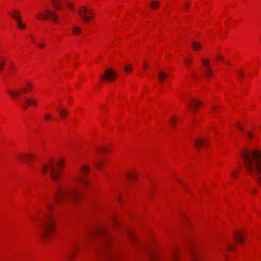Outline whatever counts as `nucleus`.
Segmentation results:
<instances>
[{
    "label": "nucleus",
    "instance_id": "dca6fc26",
    "mask_svg": "<svg viewBox=\"0 0 261 261\" xmlns=\"http://www.w3.org/2000/svg\"><path fill=\"white\" fill-rule=\"evenodd\" d=\"M193 49L195 51L200 50L202 48V45L198 42L194 41L191 44Z\"/></svg>",
    "mask_w": 261,
    "mask_h": 261
},
{
    "label": "nucleus",
    "instance_id": "f704fd0d",
    "mask_svg": "<svg viewBox=\"0 0 261 261\" xmlns=\"http://www.w3.org/2000/svg\"><path fill=\"white\" fill-rule=\"evenodd\" d=\"M252 137H253L252 133L251 132H247V137L249 139H251L252 138Z\"/></svg>",
    "mask_w": 261,
    "mask_h": 261
},
{
    "label": "nucleus",
    "instance_id": "4c0bfd02",
    "mask_svg": "<svg viewBox=\"0 0 261 261\" xmlns=\"http://www.w3.org/2000/svg\"><path fill=\"white\" fill-rule=\"evenodd\" d=\"M51 116L50 115H45V118L46 119V120H49L51 118Z\"/></svg>",
    "mask_w": 261,
    "mask_h": 261
},
{
    "label": "nucleus",
    "instance_id": "2f4dec72",
    "mask_svg": "<svg viewBox=\"0 0 261 261\" xmlns=\"http://www.w3.org/2000/svg\"><path fill=\"white\" fill-rule=\"evenodd\" d=\"M19 14L20 12L19 11H18L17 10H14L12 12V17L14 19V17L16 16H20Z\"/></svg>",
    "mask_w": 261,
    "mask_h": 261
},
{
    "label": "nucleus",
    "instance_id": "e433bc0d",
    "mask_svg": "<svg viewBox=\"0 0 261 261\" xmlns=\"http://www.w3.org/2000/svg\"><path fill=\"white\" fill-rule=\"evenodd\" d=\"M67 5L71 10H72L73 5L71 3H70L69 2H67Z\"/></svg>",
    "mask_w": 261,
    "mask_h": 261
},
{
    "label": "nucleus",
    "instance_id": "bb28decb",
    "mask_svg": "<svg viewBox=\"0 0 261 261\" xmlns=\"http://www.w3.org/2000/svg\"><path fill=\"white\" fill-rule=\"evenodd\" d=\"M5 65V58L3 57L0 58V71H1Z\"/></svg>",
    "mask_w": 261,
    "mask_h": 261
},
{
    "label": "nucleus",
    "instance_id": "9d476101",
    "mask_svg": "<svg viewBox=\"0 0 261 261\" xmlns=\"http://www.w3.org/2000/svg\"><path fill=\"white\" fill-rule=\"evenodd\" d=\"M34 159V156L32 154H22L18 156V159L24 161L28 164H31Z\"/></svg>",
    "mask_w": 261,
    "mask_h": 261
},
{
    "label": "nucleus",
    "instance_id": "20e7f679",
    "mask_svg": "<svg viewBox=\"0 0 261 261\" xmlns=\"http://www.w3.org/2000/svg\"><path fill=\"white\" fill-rule=\"evenodd\" d=\"M40 235L44 239L51 234L54 230L55 222L52 216L48 214L44 215L41 220Z\"/></svg>",
    "mask_w": 261,
    "mask_h": 261
},
{
    "label": "nucleus",
    "instance_id": "9b49d317",
    "mask_svg": "<svg viewBox=\"0 0 261 261\" xmlns=\"http://www.w3.org/2000/svg\"><path fill=\"white\" fill-rule=\"evenodd\" d=\"M37 102L36 99L30 97L29 98H25V103L22 105V107L24 109H27L29 106H36Z\"/></svg>",
    "mask_w": 261,
    "mask_h": 261
},
{
    "label": "nucleus",
    "instance_id": "ea45409f",
    "mask_svg": "<svg viewBox=\"0 0 261 261\" xmlns=\"http://www.w3.org/2000/svg\"><path fill=\"white\" fill-rule=\"evenodd\" d=\"M177 180L179 181V182L184 187L186 188V186H185V185L184 184V183L182 182V181L179 178H177Z\"/></svg>",
    "mask_w": 261,
    "mask_h": 261
},
{
    "label": "nucleus",
    "instance_id": "8fccbe9b",
    "mask_svg": "<svg viewBox=\"0 0 261 261\" xmlns=\"http://www.w3.org/2000/svg\"><path fill=\"white\" fill-rule=\"evenodd\" d=\"M232 175L233 176V177H235L236 175V173L235 172H232L231 173Z\"/></svg>",
    "mask_w": 261,
    "mask_h": 261
},
{
    "label": "nucleus",
    "instance_id": "79ce46f5",
    "mask_svg": "<svg viewBox=\"0 0 261 261\" xmlns=\"http://www.w3.org/2000/svg\"><path fill=\"white\" fill-rule=\"evenodd\" d=\"M47 207L48 210H50L51 208L52 205L50 204H47Z\"/></svg>",
    "mask_w": 261,
    "mask_h": 261
},
{
    "label": "nucleus",
    "instance_id": "58836bf2",
    "mask_svg": "<svg viewBox=\"0 0 261 261\" xmlns=\"http://www.w3.org/2000/svg\"><path fill=\"white\" fill-rule=\"evenodd\" d=\"M148 66L146 63L144 62L143 65V67L144 69H146L148 68Z\"/></svg>",
    "mask_w": 261,
    "mask_h": 261
},
{
    "label": "nucleus",
    "instance_id": "412c9836",
    "mask_svg": "<svg viewBox=\"0 0 261 261\" xmlns=\"http://www.w3.org/2000/svg\"><path fill=\"white\" fill-rule=\"evenodd\" d=\"M53 6L57 10H60L61 0H52Z\"/></svg>",
    "mask_w": 261,
    "mask_h": 261
},
{
    "label": "nucleus",
    "instance_id": "4468645a",
    "mask_svg": "<svg viewBox=\"0 0 261 261\" xmlns=\"http://www.w3.org/2000/svg\"><path fill=\"white\" fill-rule=\"evenodd\" d=\"M235 241L238 243L242 244L243 242V234L241 232H235L234 234Z\"/></svg>",
    "mask_w": 261,
    "mask_h": 261
},
{
    "label": "nucleus",
    "instance_id": "6e6552de",
    "mask_svg": "<svg viewBox=\"0 0 261 261\" xmlns=\"http://www.w3.org/2000/svg\"><path fill=\"white\" fill-rule=\"evenodd\" d=\"M202 63L205 68L204 75L207 77L212 76L213 71L210 66V60L207 59L202 58L201 60Z\"/></svg>",
    "mask_w": 261,
    "mask_h": 261
},
{
    "label": "nucleus",
    "instance_id": "1a4fd4ad",
    "mask_svg": "<svg viewBox=\"0 0 261 261\" xmlns=\"http://www.w3.org/2000/svg\"><path fill=\"white\" fill-rule=\"evenodd\" d=\"M189 251L191 255L192 261H201L200 256L194 246H190L189 247Z\"/></svg>",
    "mask_w": 261,
    "mask_h": 261
},
{
    "label": "nucleus",
    "instance_id": "a211bd4d",
    "mask_svg": "<svg viewBox=\"0 0 261 261\" xmlns=\"http://www.w3.org/2000/svg\"><path fill=\"white\" fill-rule=\"evenodd\" d=\"M8 93L13 98H15L19 95L21 93H22V91H13L8 90Z\"/></svg>",
    "mask_w": 261,
    "mask_h": 261
},
{
    "label": "nucleus",
    "instance_id": "c03bdc74",
    "mask_svg": "<svg viewBox=\"0 0 261 261\" xmlns=\"http://www.w3.org/2000/svg\"><path fill=\"white\" fill-rule=\"evenodd\" d=\"M239 72V76L240 77H242L243 75V72H242V71H238Z\"/></svg>",
    "mask_w": 261,
    "mask_h": 261
},
{
    "label": "nucleus",
    "instance_id": "473e14b6",
    "mask_svg": "<svg viewBox=\"0 0 261 261\" xmlns=\"http://www.w3.org/2000/svg\"><path fill=\"white\" fill-rule=\"evenodd\" d=\"M184 60V62H185L186 65L188 67L190 66V65H191V64L192 63V61L187 59L186 58H185Z\"/></svg>",
    "mask_w": 261,
    "mask_h": 261
},
{
    "label": "nucleus",
    "instance_id": "5701e85b",
    "mask_svg": "<svg viewBox=\"0 0 261 261\" xmlns=\"http://www.w3.org/2000/svg\"><path fill=\"white\" fill-rule=\"evenodd\" d=\"M178 251L177 249H174L172 252L171 254V258L173 261H176L177 259V255H178Z\"/></svg>",
    "mask_w": 261,
    "mask_h": 261
},
{
    "label": "nucleus",
    "instance_id": "cd10ccee",
    "mask_svg": "<svg viewBox=\"0 0 261 261\" xmlns=\"http://www.w3.org/2000/svg\"><path fill=\"white\" fill-rule=\"evenodd\" d=\"M127 234L129 239L130 240V241H133L135 240V236L130 230H127Z\"/></svg>",
    "mask_w": 261,
    "mask_h": 261
},
{
    "label": "nucleus",
    "instance_id": "f03ea898",
    "mask_svg": "<svg viewBox=\"0 0 261 261\" xmlns=\"http://www.w3.org/2000/svg\"><path fill=\"white\" fill-rule=\"evenodd\" d=\"M240 155L248 173L261 184V150L245 149Z\"/></svg>",
    "mask_w": 261,
    "mask_h": 261
},
{
    "label": "nucleus",
    "instance_id": "423d86ee",
    "mask_svg": "<svg viewBox=\"0 0 261 261\" xmlns=\"http://www.w3.org/2000/svg\"><path fill=\"white\" fill-rule=\"evenodd\" d=\"M37 17L40 19H46L49 18L53 20L55 22L59 19V17L55 11L49 10L47 9L45 10L44 14L40 13Z\"/></svg>",
    "mask_w": 261,
    "mask_h": 261
},
{
    "label": "nucleus",
    "instance_id": "aec40b11",
    "mask_svg": "<svg viewBox=\"0 0 261 261\" xmlns=\"http://www.w3.org/2000/svg\"><path fill=\"white\" fill-rule=\"evenodd\" d=\"M33 86L30 82H27L26 84V87L23 88L21 89L22 93H25L29 90H31L33 89Z\"/></svg>",
    "mask_w": 261,
    "mask_h": 261
},
{
    "label": "nucleus",
    "instance_id": "b1692460",
    "mask_svg": "<svg viewBox=\"0 0 261 261\" xmlns=\"http://www.w3.org/2000/svg\"><path fill=\"white\" fill-rule=\"evenodd\" d=\"M127 178L130 180H133L137 177V175L134 172L127 173L126 174Z\"/></svg>",
    "mask_w": 261,
    "mask_h": 261
},
{
    "label": "nucleus",
    "instance_id": "49530a36",
    "mask_svg": "<svg viewBox=\"0 0 261 261\" xmlns=\"http://www.w3.org/2000/svg\"><path fill=\"white\" fill-rule=\"evenodd\" d=\"M217 58L218 60H222V57L219 55L217 56Z\"/></svg>",
    "mask_w": 261,
    "mask_h": 261
},
{
    "label": "nucleus",
    "instance_id": "09e8293b",
    "mask_svg": "<svg viewBox=\"0 0 261 261\" xmlns=\"http://www.w3.org/2000/svg\"><path fill=\"white\" fill-rule=\"evenodd\" d=\"M238 128H239L240 129H241V130H243V127H242V126H241V125H239V126H238Z\"/></svg>",
    "mask_w": 261,
    "mask_h": 261
},
{
    "label": "nucleus",
    "instance_id": "7c9ffc66",
    "mask_svg": "<svg viewBox=\"0 0 261 261\" xmlns=\"http://www.w3.org/2000/svg\"><path fill=\"white\" fill-rule=\"evenodd\" d=\"M132 69L133 67L130 65H126L124 68V70L127 72L131 71L132 70Z\"/></svg>",
    "mask_w": 261,
    "mask_h": 261
},
{
    "label": "nucleus",
    "instance_id": "c85d7f7f",
    "mask_svg": "<svg viewBox=\"0 0 261 261\" xmlns=\"http://www.w3.org/2000/svg\"><path fill=\"white\" fill-rule=\"evenodd\" d=\"M72 32L74 35L79 34L81 32V29L79 27H74L73 28Z\"/></svg>",
    "mask_w": 261,
    "mask_h": 261
},
{
    "label": "nucleus",
    "instance_id": "f8f14e48",
    "mask_svg": "<svg viewBox=\"0 0 261 261\" xmlns=\"http://www.w3.org/2000/svg\"><path fill=\"white\" fill-rule=\"evenodd\" d=\"M208 141L206 139H196L194 141V144L195 146L199 148L202 145L206 144Z\"/></svg>",
    "mask_w": 261,
    "mask_h": 261
},
{
    "label": "nucleus",
    "instance_id": "c756f323",
    "mask_svg": "<svg viewBox=\"0 0 261 261\" xmlns=\"http://www.w3.org/2000/svg\"><path fill=\"white\" fill-rule=\"evenodd\" d=\"M81 170L83 173H86L89 172L90 168L88 166H83L81 167Z\"/></svg>",
    "mask_w": 261,
    "mask_h": 261
},
{
    "label": "nucleus",
    "instance_id": "39448f33",
    "mask_svg": "<svg viewBox=\"0 0 261 261\" xmlns=\"http://www.w3.org/2000/svg\"><path fill=\"white\" fill-rule=\"evenodd\" d=\"M80 17L84 22H89L93 18V13L91 9L86 7H82L78 12Z\"/></svg>",
    "mask_w": 261,
    "mask_h": 261
},
{
    "label": "nucleus",
    "instance_id": "393cba45",
    "mask_svg": "<svg viewBox=\"0 0 261 261\" xmlns=\"http://www.w3.org/2000/svg\"><path fill=\"white\" fill-rule=\"evenodd\" d=\"M74 253V251L73 250H71L69 251L68 252H67L65 254V258L67 260H70L73 256Z\"/></svg>",
    "mask_w": 261,
    "mask_h": 261
},
{
    "label": "nucleus",
    "instance_id": "72a5a7b5",
    "mask_svg": "<svg viewBox=\"0 0 261 261\" xmlns=\"http://www.w3.org/2000/svg\"><path fill=\"white\" fill-rule=\"evenodd\" d=\"M170 122L171 125H172L173 126H174L175 122H176V120L175 119L172 118L170 119Z\"/></svg>",
    "mask_w": 261,
    "mask_h": 261
},
{
    "label": "nucleus",
    "instance_id": "6ab92c4d",
    "mask_svg": "<svg viewBox=\"0 0 261 261\" xmlns=\"http://www.w3.org/2000/svg\"><path fill=\"white\" fill-rule=\"evenodd\" d=\"M76 180L78 184H82L85 185L88 184L87 179L81 175H78Z\"/></svg>",
    "mask_w": 261,
    "mask_h": 261
},
{
    "label": "nucleus",
    "instance_id": "4be33fe9",
    "mask_svg": "<svg viewBox=\"0 0 261 261\" xmlns=\"http://www.w3.org/2000/svg\"><path fill=\"white\" fill-rule=\"evenodd\" d=\"M58 112L62 118H64L68 114L67 110L63 109H59Z\"/></svg>",
    "mask_w": 261,
    "mask_h": 261
},
{
    "label": "nucleus",
    "instance_id": "a18cd8bd",
    "mask_svg": "<svg viewBox=\"0 0 261 261\" xmlns=\"http://www.w3.org/2000/svg\"><path fill=\"white\" fill-rule=\"evenodd\" d=\"M184 6L186 8H187L190 7V4H185Z\"/></svg>",
    "mask_w": 261,
    "mask_h": 261
},
{
    "label": "nucleus",
    "instance_id": "3c124183",
    "mask_svg": "<svg viewBox=\"0 0 261 261\" xmlns=\"http://www.w3.org/2000/svg\"><path fill=\"white\" fill-rule=\"evenodd\" d=\"M113 221L114 222V223H115V220L114 218L113 219Z\"/></svg>",
    "mask_w": 261,
    "mask_h": 261
},
{
    "label": "nucleus",
    "instance_id": "7ed1b4c3",
    "mask_svg": "<svg viewBox=\"0 0 261 261\" xmlns=\"http://www.w3.org/2000/svg\"><path fill=\"white\" fill-rule=\"evenodd\" d=\"M92 236H99L101 238L102 241L99 248L98 255L107 257L110 260H115L117 256L116 255L110 254L108 251V248L110 246L111 237L107 232V230L104 226H98L96 227L91 232Z\"/></svg>",
    "mask_w": 261,
    "mask_h": 261
},
{
    "label": "nucleus",
    "instance_id": "f257e3e1",
    "mask_svg": "<svg viewBox=\"0 0 261 261\" xmlns=\"http://www.w3.org/2000/svg\"><path fill=\"white\" fill-rule=\"evenodd\" d=\"M63 161L57 163L50 162L42 167V174L49 171L51 180L57 184L54 194L55 201L61 203L64 201H76L80 199V190L77 186H70L66 184H58L61 177L59 169L63 167Z\"/></svg>",
    "mask_w": 261,
    "mask_h": 261
},
{
    "label": "nucleus",
    "instance_id": "0eeeda50",
    "mask_svg": "<svg viewBox=\"0 0 261 261\" xmlns=\"http://www.w3.org/2000/svg\"><path fill=\"white\" fill-rule=\"evenodd\" d=\"M116 76L117 74L112 68H108L101 75V79L107 82H112L115 80Z\"/></svg>",
    "mask_w": 261,
    "mask_h": 261
},
{
    "label": "nucleus",
    "instance_id": "de8ad7c7",
    "mask_svg": "<svg viewBox=\"0 0 261 261\" xmlns=\"http://www.w3.org/2000/svg\"><path fill=\"white\" fill-rule=\"evenodd\" d=\"M212 109L214 112H215L216 111L217 108H216V107L213 106Z\"/></svg>",
    "mask_w": 261,
    "mask_h": 261
},
{
    "label": "nucleus",
    "instance_id": "f3484780",
    "mask_svg": "<svg viewBox=\"0 0 261 261\" xmlns=\"http://www.w3.org/2000/svg\"><path fill=\"white\" fill-rule=\"evenodd\" d=\"M167 75L163 71H159L158 74V79L159 82L161 83H163L165 80V78L167 77Z\"/></svg>",
    "mask_w": 261,
    "mask_h": 261
},
{
    "label": "nucleus",
    "instance_id": "603ef678",
    "mask_svg": "<svg viewBox=\"0 0 261 261\" xmlns=\"http://www.w3.org/2000/svg\"><path fill=\"white\" fill-rule=\"evenodd\" d=\"M12 68L13 69H15V68H14V67H13V66H12Z\"/></svg>",
    "mask_w": 261,
    "mask_h": 261
},
{
    "label": "nucleus",
    "instance_id": "a878e982",
    "mask_svg": "<svg viewBox=\"0 0 261 261\" xmlns=\"http://www.w3.org/2000/svg\"><path fill=\"white\" fill-rule=\"evenodd\" d=\"M160 3L158 1H153L150 3V6L152 9H155L159 8Z\"/></svg>",
    "mask_w": 261,
    "mask_h": 261
},
{
    "label": "nucleus",
    "instance_id": "2eb2a0df",
    "mask_svg": "<svg viewBox=\"0 0 261 261\" xmlns=\"http://www.w3.org/2000/svg\"><path fill=\"white\" fill-rule=\"evenodd\" d=\"M202 103L199 101H193L190 103H188L189 109L191 111H193L194 109H196L198 105H201Z\"/></svg>",
    "mask_w": 261,
    "mask_h": 261
},
{
    "label": "nucleus",
    "instance_id": "a19ab883",
    "mask_svg": "<svg viewBox=\"0 0 261 261\" xmlns=\"http://www.w3.org/2000/svg\"><path fill=\"white\" fill-rule=\"evenodd\" d=\"M37 45L40 48H43L44 47V45L43 44H38Z\"/></svg>",
    "mask_w": 261,
    "mask_h": 261
},
{
    "label": "nucleus",
    "instance_id": "ddd939ff",
    "mask_svg": "<svg viewBox=\"0 0 261 261\" xmlns=\"http://www.w3.org/2000/svg\"><path fill=\"white\" fill-rule=\"evenodd\" d=\"M14 19L16 20L17 26L20 29H24L25 28L26 24L23 23L22 21L21 20V16H16L14 17Z\"/></svg>",
    "mask_w": 261,
    "mask_h": 261
},
{
    "label": "nucleus",
    "instance_id": "37998d69",
    "mask_svg": "<svg viewBox=\"0 0 261 261\" xmlns=\"http://www.w3.org/2000/svg\"><path fill=\"white\" fill-rule=\"evenodd\" d=\"M229 249H233L234 248V246L232 245H230L228 247Z\"/></svg>",
    "mask_w": 261,
    "mask_h": 261
},
{
    "label": "nucleus",
    "instance_id": "c9c22d12",
    "mask_svg": "<svg viewBox=\"0 0 261 261\" xmlns=\"http://www.w3.org/2000/svg\"><path fill=\"white\" fill-rule=\"evenodd\" d=\"M95 166L97 168H101V164L100 163H96L95 164Z\"/></svg>",
    "mask_w": 261,
    "mask_h": 261
}]
</instances>
